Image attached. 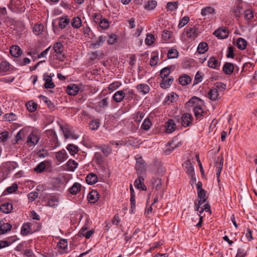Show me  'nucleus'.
<instances>
[{
  "instance_id": "473e14b6",
  "label": "nucleus",
  "mask_w": 257,
  "mask_h": 257,
  "mask_svg": "<svg viewBox=\"0 0 257 257\" xmlns=\"http://www.w3.org/2000/svg\"><path fill=\"white\" fill-rule=\"evenodd\" d=\"M186 34L187 36L189 38H195L198 35L197 29L195 27L191 28L187 31Z\"/></svg>"
},
{
  "instance_id": "a19ab883",
  "label": "nucleus",
  "mask_w": 257,
  "mask_h": 257,
  "mask_svg": "<svg viewBox=\"0 0 257 257\" xmlns=\"http://www.w3.org/2000/svg\"><path fill=\"white\" fill-rule=\"evenodd\" d=\"M71 25L73 27L78 28L81 26V20L79 17H75L73 19Z\"/></svg>"
},
{
  "instance_id": "20e7f679",
  "label": "nucleus",
  "mask_w": 257,
  "mask_h": 257,
  "mask_svg": "<svg viewBox=\"0 0 257 257\" xmlns=\"http://www.w3.org/2000/svg\"><path fill=\"white\" fill-rule=\"evenodd\" d=\"M192 116L189 113H185L181 117V124L184 127H187L190 125L192 121Z\"/></svg>"
},
{
  "instance_id": "0e129e2a",
  "label": "nucleus",
  "mask_w": 257,
  "mask_h": 257,
  "mask_svg": "<svg viewBox=\"0 0 257 257\" xmlns=\"http://www.w3.org/2000/svg\"><path fill=\"white\" fill-rule=\"evenodd\" d=\"M116 41V36L115 35L111 34L108 35L107 43L109 44L112 45L115 43Z\"/></svg>"
},
{
  "instance_id": "a878e982",
  "label": "nucleus",
  "mask_w": 257,
  "mask_h": 257,
  "mask_svg": "<svg viewBox=\"0 0 257 257\" xmlns=\"http://www.w3.org/2000/svg\"><path fill=\"white\" fill-rule=\"evenodd\" d=\"M247 45L246 41L242 38H239L236 42V46L240 50H244Z\"/></svg>"
},
{
  "instance_id": "bb28decb",
  "label": "nucleus",
  "mask_w": 257,
  "mask_h": 257,
  "mask_svg": "<svg viewBox=\"0 0 257 257\" xmlns=\"http://www.w3.org/2000/svg\"><path fill=\"white\" fill-rule=\"evenodd\" d=\"M191 78L187 75L181 76L179 78V82L182 85H186L190 83Z\"/></svg>"
},
{
  "instance_id": "bf43d9fd",
  "label": "nucleus",
  "mask_w": 257,
  "mask_h": 257,
  "mask_svg": "<svg viewBox=\"0 0 257 257\" xmlns=\"http://www.w3.org/2000/svg\"><path fill=\"white\" fill-rule=\"evenodd\" d=\"M99 26L103 29L108 28L109 25L108 21L106 19H102L99 23Z\"/></svg>"
},
{
  "instance_id": "b1692460",
  "label": "nucleus",
  "mask_w": 257,
  "mask_h": 257,
  "mask_svg": "<svg viewBox=\"0 0 257 257\" xmlns=\"http://www.w3.org/2000/svg\"><path fill=\"white\" fill-rule=\"evenodd\" d=\"M193 111L197 118H200L204 113L200 105H195L193 108Z\"/></svg>"
},
{
  "instance_id": "338daca9",
  "label": "nucleus",
  "mask_w": 257,
  "mask_h": 257,
  "mask_svg": "<svg viewBox=\"0 0 257 257\" xmlns=\"http://www.w3.org/2000/svg\"><path fill=\"white\" fill-rule=\"evenodd\" d=\"M18 189V185L16 183H14L11 186L7 188L6 191L9 193H12Z\"/></svg>"
},
{
  "instance_id": "79ce46f5",
  "label": "nucleus",
  "mask_w": 257,
  "mask_h": 257,
  "mask_svg": "<svg viewBox=\"0 0 257 257\" xmlns=\"http://www.w3.org/2000/svg\"><path fill=\"white\" fill-rule=\"evenodd\" d=\"M27 107L30 112H34L37 109V104L31 101L27 103Z\"/></svg>"
},
{
  "instance_id": "a211bd4d",
  "label": "nucleus",
  "mask_w": 257,
  "mask_h": 257,
  "mask_svg": "<svg viewBox=\"0 0 257 257\" xmlns=\"http://www.w3.org/2000/svg\"><path fill=\"white\" fill-rule=\"evenodd\" d=\"M173 82V78L172 77H169V78L165 79H162L160 82V86L162 88L166 89L169 87Z\"/></svg>"
},
{
  "instance_id": "c756f323",
  "label": "nucleus",
  "mask_w": 257,
  "mask_h": 257,
  "mask_svg": "<svg viewBox=\"0 0 257 257\" xmlns=\"http://www.w3.org/2000/svg\"><path fill=\"white\" fill-rule=\"evenodd\" d=\"M187 168V173L191 176V178L193 179L195 177L194 168L192 164L190 163V161L188 160L185 162Z\"/></svg>"
},
{
  "instance_id": "9d476101",
  "label": "nucleus",
  "mask_w": 257,
  "mask_h": 257,
  "mask_svg": "<svg viewBox=\"0 0 257 257\" xmlns=\"http://www.w3.org/2000/svg\"><path fill=\"white\" fill-rule=\"evenodd\" d=\"M10 52L12 56L14 57H18L22 53L21 49L18 46H12L10 49Z\"/></svg>"
},
{
  "instance_id": "49530a36",
  "label": "nucleus",
  "mask_w": 257,
  "mask_h": 257,
  "mask_svg": "<svg viewBox=\"0 0 257 257\" xmlns=\"http://www.w3.org/2000/svg\"><path fill=\"white\" fill-rule=\"evenodd\" d=\"M201 101L202 100L200 98L196 96H193L186 103V104L189 106V104L191 103L192 104L196 103V105H200L199 104V102H201Z\"/></svg>"
},
{
  "instance_id": "e2e57ef3",
  "label": "nucleus",
  "mask_w": 257,
  "mask_h": 257,
  "mask_svg": "<svg viewBox=\"0 0 257 257\" xmlns=\"http://www.w3.org/2000/svg\"><path fill=\"white\" fill-rule=\"evenodd\" d=\"M253 17V12L250 10H247L244 12V18L247 20H250Z\"/></svg>"
},
{
  "instance_id": "603ef678",
  "label": "nucleus",
  "mask_w": 257,
  "mask_h": 257,
  "mask_svg": "<svg viewBox=\"0 0 257 257\" xmlns=\"http://www.w3.org/2000/svg\"><path fill=\"white\" fill-rule=\"evenodd\" d=\"M101 151L106 156H108L111 152V149L110 147L107 145H104L100 147Z\"/></svg>"
},
{
  "instance_id": "f8f14e48",
  "label": "nucleus",
  "mask_w": 257,
  "mask_h": 257,
  "mask_svg": "<svg viewBox=\"0 0 257 257\" xmlns=\"http://www.w3.org/2000/svg\"><path fill=\"white\" fill-rule=\"evenodd\" d=\"M79 87L76 84L69 85L67 87V92L70 95H76L79 91Z\"/></svg>"
},
{
  "instance_id": "ddd939ff",
  "label": "nucleus",
  "mask_w": 257,
  "mask_h": 257,
  "mask_svg": "<svg viewBox=\"0 0 257 257\" xmlns=\"http://www.w3.org/2000/svg\"><path fill=\"white\" fill-rule=\"evenodd\" d=\"M234 70V65L232 63L226 62L223 67V71L225 74H231Z\"/></svg>"
},
{
  "instance_id": "f3484780",
  "label": "nucleus",
  "mask_w": 257,
  "mask_h": 257,
  "mask_svg": "<svg viewBox=\"0 0 257 257\" xmlns=\"http://www.w3.org/2000/svg\"><path fill=\"white\" fill-rule=\"evenodd\" d=\"M39 138L35 134H31L27 138V142L31 146L35 145L37 144Z\"/></svg>"
},
{
  "instance_id": "cd10ccee",
  "label": "nucleus",
  "mask_w": 257,
  "mask_h": 257,
  "mask_svg": "<svg viewBox=\"0 0 257 257\" xmlns=\"http://www.w3.org/2000/svg\"><path fill=\"white\" fill-rule=\"evenodd\" d=\"M12 225L9 223H6L0 226V234H5L10 231L12 228Z\"/></svg>"
},
{
  "instance_id": "8fccbe9b",
  "label": "nucleus",
  "mask_w": 257,
  "mask_h": 257,
  "mask_svg": "<svg viewBox=\"0 0 257 257\" xmlns=\"http://www.w3.org/2000/svg\"><path fill=\"white\" fill-rule=\"evenodd\" d=\"M151 124L150 119L147 118L144 120L141 127L145 130H148L150 128Z\"/></svg>"
},
{
  "instance_id": "e433bc0d",
  "label": "nucleus",
  "mask_w": 257,
  "mask_h": 257,
  "mask_svg": "<svg viewBox=\"0 0 257 257\" xmlns=\"http://www.w3.org/2000/svg\"><path fill=\"white\" fill-rule=\"evenodd\" d=\"M69 22L70 20L69 18L61 17L59 20V26L61 29H64Z\"/></svg>"
},
{
  "instance_id": "69168bd1",
  "label": "nucleus",
  "mask_w": 257,
  "mask_h": 257,
  "mask_svg": "<svg viewBox=\"0 0 257 257\" xmlns=\"http://www.w3.org/2000/svg\"><path fill=\"white\" fill-rule=\"evenodd\" d=\"M10 66L8 62H3L0 65V69L3 72H6L9 69Z\"/></svg>"
},
{
  "instance_id": "ea45409f",
  "label": "nucleus",
  "mask_w": 257,
  "mask_h": 257,
  "mask_svg": "<svg viewBox=\"0 0 257 257\" xmlns=\"http://www.w3.org/2000/svg\"><path fill=\"white\" fill-rule=\"evenodd\" d=\"M67 149L71 155L75 154L78 151V147L73 144H68L67 147Z\"/></svg>"
},
{
  "instance_id": "412c9836",
  "label": "nucleus",
  "mask_w": 257,
  "mask_h": 257,
  "mask_svg": "<svg viewBox=\"0 0 257 257\" xmlns=\"http://www.w3.org/2000/svg\"><path fill=\"white\" fill-rule=\"evenodd\" d=\"M98 193L96 191L92 190L89 192L87 198L91 203H95L98 200Z\"/></svg>"
},
{
  "instance_id": "13d9d810",
  "label": "nucleus",
  "mask_w": 257,
  "mask_h": 257,
  "mask_svg": "<svg viewBox=\"0 0 257 257\" xmlns=\"http://www.w3.org/2000/svg\"><path fill=\"white\" fill-rule=\"evenodd\" d=\"M247 249L244 248L238 249L237 252L235 257H244L247 253Z\"/></svg>"
},
{
  "instance_id": "a18cd8bd",
  "label": "nucleus",
  "mask_w": 257,
  "mask_h": 257,
  "mask_svg": "<svg viewBox=\"0 0 257 257\" xmlns=\"http://www.w3.org/2000/svg\"><path fill=\"white\" fill-rule=\"evenodd\" d=\"M154 36L151 34H148L145 39V43L147 45L151 46L154 42Z\"/></svg>"
},
{
  "instance_id": "de8ad7c7",
  "label": "nucleus",
  "mask_w": 257,
  "mask_h": 257,
  "mask_svg": "<svg viewBox=\"0 0 257 257\" xmlns=\"http://www.w3.org/2000/svg\"><path fill=\"white\" fill-rule=\"evenodd\" d=\"M178 4V2H169L167 5V9L171 11H173L177 9Z\"/></svg>"
},
{
  "instance_id": "f257e3e1",
  "label": "nucleus",
  "mask_w": 257,
  "mask_h": 257,
  "mask_svg": "<svg viewBox=\"0 0 257 257\" xmlns=\"http://www.w3.org/2000/svg\"><path fill=\"white\" fill-rule=\"evenodd\" d=\"M223 95V93H220L219 91L212 88L208 92V97L212 101H216L220 99Z\"/></svg>"
},
{
  "instance_id": "dca6fc26",
  "label": "nucleus",
  "mask_w": 257,
  "mask_h": 257,
  "mask_svg": "<svg viewBox=\"0 0 257 257\" xmlns=\"http://www.w3.org/2000/svg\"><path fill=\"white\" fill-rule=\"evenodd\" d=\"M13 205L10 203H5L1 205L0 210L4 213L8 214L13 210Z\"/></svg>"
},
{
  "instance_id": "393cba45",
  "label": "nucleus",
  "mask_w": 257,
  "mask_h": 257,
  "mask_svg": "<svg viewBox=\"0 0 257 257\" xmlns=\"http://www.w3.org/2000/svg\"><path fill=\"white\" fill-rule=\"evenodd\" d=\"M157 3L156 1H149L145 3L144 8L148 11L153 10L157 6Z\"/></svg>"
},
{
  "instance_id": "2f4dec72",
  "label": "nucleus",
  "mask_w": 257,
  "mask_h": 257,
  "mask_svg": "<svg viewBox=\"0 0 257 257\" xmlns=\"http://www.w3.org/2000/svg\"><path fill=\"white\" fill-rule=\"evenodd\" d=\"M60 128L66 139H68L70 137L71 135V131L67 125H61Z\"/></svg>"
},
{
  "instance_id": "58836bf2",
  "label": "nucleus",
  "mask_w": 257,
  "mask_h": 257,
  "mask_svg": "<svg viewBox=\"0 0 257 257\" xmlns=\"http://www.w3.org/2000/svg\"><path fill=\"white\" fill-rule=\"evenodd\" d=\"M124 91V98L127 100H131L133 98L134 95V92L133 89H125L123 90Z\"/></svg>"
},
{
  "instance_id": "6e6552de",
  "label": "nucleus",
  "mask_w": 257,
  "mask_h": 257,
  "mask_svg": "<svg viewBox=\"0 0 257 257\" xmlns=\"http://www.w3.org/2000/svg\"><path fill=\"white\" fill-rule=\"evenodd\" d=\"M124 96H125V94H124V91L121 90L115 92L112 98L115 102L118 103L120 102L125 99Z\"/></svg>"
},
{
  "instance_id": "aec40b11",
  "label": "nucleus",
  "mask_w": 257,
  "mask_h": 257,
  "mask_svg": "<svg viewBox=\"0 0 257 257\" xmlns=\"http://www.w3.org/2000/svg\"><path fill=\"white\" fill-rule=\"evenodd\" d=\"M44 79L45 81V83L44 84V87L45 88H54L55 87V85L52 81L51 76L45 77Z\"/></svg>"
},
{
  "instance_id": "2eb2a0df",
  "label": "nucleus",
  "mask_w": 257,
  "mask_h": 257,
  "mask_svg": "<svg viewBox=\"0 0 257 257\" xmlns=\"http://www.w3.org/2000/svg\"><path fill=\"white\" fill-rule=\"evenodd\" d=\"M97 177L95 174L90 173L86 177V181L89 185L94 184L97 182Z\"/></svg>"
},
{
  "instance_id": "4468645a",
  "label": "nucleus",
  "mask_w": 257,
  "mask_h": 257,
  "mask_svg": "<svg viewBox=\"0 0 257 257\" xmlns=\"http://www.w3.org/2000/svg\"><path fill=\"white\" fill-rule=\"evenodd\" d=\"M56 157L59 162H62L68 158V155L65 150H62L57 152Z\"/></svg>"
},
{
  "instance_id": "c9c22d12",
  "label": "nucleus",
  "mask_w": 257,
  "mask_h": 257,
  "mask_svg": "<svg viewBox=\"0 0 257 257\" xmlns=\"http://www.w3.org/2000/svg\"><path fill=\"white\" fill-rule=\"evenodd\" d=\"M170 68V67H166L161 70L160 76L162 79H165L169 75L171 72Z\"/></svg>"
},
{
  "instance_id": "c85d7f7f",
  "label": "nucleus",
  "mask_w": 257,
  "mask_h": 257,
  "mask_svg": "<svg viewBox=\"0 0 257 257\" xmlns=\"http://www.w3.org/2000/svg\"><path fill=\"white\" fill-rule=\"evenodd\" d=\"M226 85L225 84L221 82H217L215 84L213 89H216L217 91H219L220 93H223L224 91L226 89Z\"/></svg>"
},
{
  "instance_id": "c03bdc74",
  "label": "nucleus",
  "mask_w": 257,
  "mask_h": 257,
  "mask_svg": "<svg viewBox=\"0 0 257 257\" xmlns=\"http://www.w3.org/2000/svg\"><path fill=\"white\" fill-rule=\"evenodd\" d=\"M108 98L106 97L102 99L101 101L98 102L97 107L101 108H104L106 107L108 105Z\"/></svg>"
},
{
  "instance_id": "7ed1b4c3",
  "label": "nucleus",
  "mask_w": 257,
  "mask_h": 257,
  "mask_svg": "<svg viewBox=\"0 0 257 257\" xmlns=\"http://www.w3.org/2000/svg\"><path fill=\"white\" fill-rule=\"evenodd\" d=\"M145 162L142 158L137 159L136 168L138 174H141L145 171Z\"/></svg>"
},
{
  "instance_id": "0eeeda50",
  "label": "nucleus",
  "mask_w": 257,
  "mask_h": 257,
  "mask_svg": "<svg viewBox=\"0 0 257 257\" xmlns=\"http://www.w3.org/2000/svg\"><path fill=\"white\" fill-rule=\"evenodd\" d=\"M213 34L219 39H224L227 37L228 33L225 28H222L215 31Z\"/></svg>"
},
{
  "instance_id": "09e8293b",
  "label": "nucleus",
  "mask_w": 257,
  "mask_h": 257,
  "mask_svg": "<svg viewBox=\"0 0 257 257\" xmlns=\"http://www.w3.org/2000/svg\"><path fill=\"white\" fill-rule=\"evenodd\" d=\"M43 26L41 24H36L33 27L34 32L38 35L43 32Z\"/></svg>"
},
{
  "instance_id": "4be33fe9",
  "label": "nucleus",
  "mask_w": 257,
  "mask_h": 257,
  "mask_svg": "<svg viewBox=\"0 0 257 257\" xmlns=\"http://www.w3.org/2000/svg\"><path fill=\"white\" fill-rule=\"evenodd\" d=\"M215 12V9L211 7H207L201 10V14L203 16H209Z\"/></svg>"
},
{
  "instance_id": "680f3d73",
  "label": "nucleus",
  "mask_w": 257,
  "mask_h": 257,
  "mask_svg": "<svg viewBox=\"0 0 257 257\" xmlns=\"http://www.w3.org/2000/svg\"><path fill=\"white\" fill-rule=\"evenodd\" d=\"M178 52L176 50L171 49L168 53V57L169 59L175 58L178 56Z\"/></svg>"
},
{
  "instance_id": "72a5a7b5",
  "label": "nucleus",
  "mask_w": 257,
  "mask_h": 257,
  "mask_svg": "<svg viewBox=\"0 0 257 257\" xmlns=\"http://www.w3.org/2000/svg\"><path fill=\"white\" fill-rule=\"evenodd\" d=\"M218 61L215 58L211 57L208 61V66L213 69H217Z\"/></svg>"
},
{
  "instance_id": "6ab92c4d",
  "label": "nucleus",
  "mask_w": 257,
  "mask_h": 257,
  "mask_svg": "<svg viewBox=\"0 0 257 257\" xmlns=\"http://www.w3.org/2000/svg\"><path fill=\"white\" fill-rule=\"evenodd\" d=\"M137 89L142 94L148 93L150 90L149 86L146 84H140L137 86Z\"/></svg>"
},
{
  "instance_id": "774afa93",
  "label": "nucleus",
  "mask_w": 257,
  "mask_h": 257,
  "mask_svg": "<svg viewBox=\"0 0 257 257\" xmlns=\"http://www.w3.org/2000/svg\"><path fill=\"white\" fill-rule=\"evenodd\" d=\"M120 86V83L118 82H114L110 84L108 86V89L114 91L118 88Z\"/></svg>"
},
{
  "instance_id": "5fc2aeb1",
  "label": "nucleus",
  "mask_w": 257,
  "mask_h": 257,
  "mask_svg": "<svg viewBox=\"0 0 257 257\" xmlns=\"http://www.w3.org/2000/svg\"><path fill=\"white\" fill-rule=\"evenodd\" d=\"M105 37L103 36H100L99 37L98 40L96 41V42L94 43V44H92V45L94 46V47H96V46L98 47V46L102 45L103 44V43L105 42Z\"/></svg>"
},
{
  "instance_id": "5701e85b",
  "label": "nucleus",
  "mask_w": 257,
  "mask_h": 257,
  "mask_svg": "<svg viewBox=\"0 0 257 257\" xmlns=\"http://www.w3.org/2000/svg\"><path fill=\"white\" fill-rule=\"evenodd\" d=\"M81 189V185L79 183H75L73 186L69 188V192L72 195H76Z\"/></svg>"
},
{
  "instance_id": "1a4fd4ad",
  "label": "nucleus",
  "mask_w": 257,
  "mask_h": 257,
  "mask_svg": "<svg viewBox=\"0 0 257 257\" xmlns=\"http://www.w3.org/2000/svg\"><path fill=\"white\" fill-rule=\"evenodd\" d=\"M139 175V176H138V178L135 181L134 185L135 187L138 189H141L143 190H146V187L143 183L144 178L143 177L141 176L140 174Z\"/></svg>"
},
{
  "instance_id": "423d86ee",
  "label": "nucleus",
  "mask_w": 257,
  "mask_h": 257,
  "mask_svg": "<svg viewBox=\"0 0 257 257\" xmlns=\"http://www.w3.org/2000/svg\"><path fill=\"white\" fill-rule=\"evenodd\" d=\"M197 194L198 197L200 198V200H199L198 205L195 209L196 211H199L200 206L204 203L206 200V199L205 198L206 192L204 189L198 190Z\"/></svg>"
},
{
  "instance_id": "f03ea898",
  "label": "nucleus",
  "mask_w": 257,
  "mask_h": 257,
  "mask_svg": "<svg viewBox=\"0 0 257 257\" xmlns=\"http://www.w3.org/2000/svg\"><path fill=\"white\" fill-rule=\"evenodd\" d=\"M53 48L56 53L61 55L58 59L61 61H63L65 56L63 54L64 46L60 42H56L54 44Z\"/></svg>"
},
{
  "instance_id": "39448f33",
  "label": "nucleus",
  "mask_w": 257,
  "mask_h": 257,
  "mask_svg": "<svg viewBox=\"0 0 257 257\" xmlns=\"http://www.w3.org/2000/svg\"><path fill=\"white\" fill-rule=\"evenodd\" d=\"M165 131L168 134L172 133L176 128V124L173 119H170L165 123Z\"/></svg>"
},
{
  "instance_id": "3c124183",
  "label": "nucleus",
  "mask_w": 257,
  "mask_h": 257,
  "mask_svg": "<svg viewBox=\"0 0 257 257\" xmlns=\"http://www.w3.org/2000/svg\"><path fill=\"white\" fill-rule=\"evenodd\" d=\"M242 8L239 5L234 7L233 10V13L236 17H239L241 14Z\"/></svg>"
},
{
  "instance_id": "f704fd0d",
  "label": "nucleus",
  "mask_w": 257,
  "mask_h": 257,
  "mask_svg": "<svg viewBox=\"0 0 257 257\" xmlns=\"http://www.w3.org/2000/svg\"><path fill=\"white\" fill-rule=\"evenodd\" d=\"M67 166L68 167V169L69 171H74L75 169L77 168L78 164L75 161L70 160L67 163Z\"/></svg>"
},
{
  "instance_id": "9b49d317",
  "label": "nucleus",
  "mask_w": 257,
  "mask_h": 257,
  "mask_svg": "<svg viewBox=\"0 0 257 257\" xmlns=\"http://www.w3.org/2000/svg\"><path fill=\"white\" fill-rule=\"evenodd\" d=\"M33 230L31 228V225L30 223L27 222L24 223L21 229V234L23 235H27L30 233H32Z\"/></svg>"
},
{
  "instance_id": "7c9ffc66",
  "label": "nucleus",
  "mask_w": 257,
  "mask_h": 257,
  "mask_svg": "<svg viewBox=\"0 0 257 257\" xmlns=\"http://www.w3.org/2000/svg\"><path fill=\"white\" fill-rule=\"evenodd\" d=\"M208 44L206 42L200 43L197 48V51L200 54H204L208 50Z\"/></svg>"
},
{
  "instance_id": "052dcab7",
  "label": "nucleus",
  "mask_w": 257,
  "mask_h": 257,
  "mask_svg": "<svg viewBox=\"0 0 257 257\" xmlns=\"http://www.w3.org/2000/svg\"><path fill=\"white\" fill-rule=\"evenodd\" d=\"M40 97L42 98V99L47 104L50 109H52L54 107L53 104L47 97L43 95H40Z\"/></svg>"
},
{
  "instance_id": "4c0bfd02",
  "label": "nucleus",
  "mask_w": 257,
  "mask_h": 257,
  "mask_svg": "<svg viewBox=\"0 0 257 257\" xmlns=\"http://www.w3.org/2000/svg\"><path fill=\"white\" fill-rule=\"evenodd\" d=\"M58 200L56 197L55 196H52L51 197V199L49 200L48 202V206L55 208L58 206Z\"/></svg>"
},
{
  "instance_id": "6e6d98bb",
  "label": "nucleus",
  "mask_w": 257,
  "mask_h": 257,
  "mask_svg": "<svg viewBox=\"0 0 257 257\" xmlns=\"http://www.w3.org/2000/svg\"><path fill=\"white\" fill-rule=\"evenodd\" d=\"M189 18L187 16L184 17L180 21L178 24V28H181L186 25L189 21Z\"/></svg>"
},
{
  "instance_id": "864d4df0",
  "label": "nucleus",
  "mask_w": 257,
  "mask_h": 257,
  "mask_svg": "<svg viewBox=\"0 0 257 257\" xmlns=\"http://www.w3.org/2000/svg\"><path fill=\"white\" fill-rule=\"evenodd\" d=\"M68 242L66 239H62L59 240L57 246L59 248L64 249L67 247Z\"/></svg>"
},
{
  "instance_id": "37998d69",
  "label": "nucleus",
  "mask_w": 257,
  "mask_h": 257,
  "mask_svg": "<svg viewBox=\"0 0 257 257\" xmlns=\"http://www.w3.org/2000/svg\"><path fill=\"white\" fill-rule=\"evenodd\" d=\"M46 168L45 163L42 162L38 164L36 167L34 169V171L37 173H41L45 170Z\"/></svg>"
},
{
  "instance_id": "4d7b16f0",
  "label": "nucleus",
  "mask_w": 257,
  "mask_h": 257,
  "mask_svg": "<svg viewBox=\"0 0 257 257\" xmlns=\"http://www.w3.org/2000/svg\"><path fill=\"white\" fill-rule=\"evenodd\" d=\"M16 115L13 113H7L4 115V119L7 121H14L16 119Z\"/></svg>"
}]
</instances>
